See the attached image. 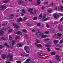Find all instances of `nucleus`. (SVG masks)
<instances>
[{
    "label": "nucleus",
    "instance_id": "nucleus-48",
    "mask_svg": "<svg viewBox=\"0 0 63 63\" xmlns=\"http://www.w3.org/2000/svg\"><path fill=\"white\" fill-rule=\"evenodd\" d=\"M42 9H45V7L44 6H42Z\"/></svg>",
    "mask_w": 63,
    "mask_h": 63
},
{
    "label": "nucleus",
    "instance_id": "nucleus-33",
    "mask_svg": "<svg viewBox=\"0 0 63 63\" xmlns=\"http://www.w3.org/2000/svg\"><path fill=\"white\" fill-rule=\"evenodd\" d=\"M37 2L38 4H40V0H37Z\"/></svg>",
    "mask_w": 63,
    "mask_h": 63
},
{
    "label": "nucleus",
    "instance_id": "nucleus-18",
    "mask_svg": "<svg viewBox=\"0 0 63 63\" xmlns=\"http://www.w3.org/2000/svg\"><path fill=\"white\" fill-rule=\"evenodd\" d=\"M33 8H29V9L28 11L29 12H32V11L33 10Z\"/></svg>",
    "mask_w": 63,
    "mask_h": 63
},
{
    "label": "nucleus",
    "instance_id": "nucleus-52",
    "mask_svg": "<svg viewBox=\"0 0 63 63\" xmlns=\"http://www.w3.org/2000/svg\"><path fill=\"white\" fill-rule=\"evenodd\" d=\"M55 30H53L52 32V34H53V33H55Z\"/></svg>",
    "mask_w": 63,
    "mask_h": 63
},
{
    "label": "nucleus",
    "instance_id": "nucleus-64",
    "mask_svg": "<svg viewBox=\"0 0 63 63\" xmlns=\"http://www.w3.org/2000/svg\"><path fill=\"white\" fill-rule=\"evenodd\" d=\"M6 63H11V62H6Z\"/></svg>",
    "mask_w": 63,
    "mask_h": 63
},
{
    "label": "nucleus",
    "instance_id": "nucleus-28",
    "mask_svg": "<svg viewBox=\"0 0 63 63\" xmlns=\"http://www.w3.org/2000/svg\"><path fill=\"white\" fill-rule=\"evenodd\" d=\"M12 31H13L11 29V30H9L8 32V33H9L10 32H12Z\"/></svg>",
    "mask_w": 63,
    "mask_h": 63
},
{
    "label": "nucleus",
    "instance_id": "nucleus-15",
    "mask_svg": "<svg viewBox=\"0 0 63 63\" xmlns=\"http://www.w3.org/2000/svg\"><path fill=\"white\" fill-rule=\"evenodd\" d=\"M4 33V32L1 31L0 30V36L1 35H2Z\"/></svg>",
    "mask_w": 63,
    "mask_h": 63
},
{
    "label": "nucleus",
    "instance_id": "nucleus-6",
    "mask_svg": "<svg viewBox=\"0 0 63 63\" xmlns=\"http://www.w3.org/2000/svg\"><path fill=\"white\" fill-rule=\"evenodd\" d=\"M55 57L57 59V61H60V56L57 55L55 56Z\"/></svg>",
    "mask_w": 63,
    "mask_h": 63
},
{
    "label": "nucleus",
    "instance_id": "nucleus-49",
    "mask_svg": "<svg viewBox=\"0 0 63 63\" xmlns=\"http://www.w3.org/2000/svg\"><path fill=\"white\" fill-rule=\"evenodd\" d=\"M47 50L49 51H50V49L49 48H47Z\"/></svg>",
    "mask_w": 63,
    "mask_h": 63
},
{
    "label": "nucleus",
    "instance_id": "nucleus-57",
    "mask_svg": "<svg viewBox=\"0 0 63 63\" xmlns=\"http://www.w3.org/2000/svg\"><path fill=\"white\" fill-rule=\"evenodd\" d=\"M57 24H58V22H56L55 23H54V24H55V25Z\"/></svg>",
    "mask_w": 63,
    "mask_h": 63
},
{
    "label": "nucleus",
    "instance_id": "nucleus-26",
    "mask_svg": "<svg viewBox=\"0 0 63 63\" xmlns=\"http://www.w3.org/2000/svg\"><path fill=\"white\" fill-rule=\"evenodd\" d=\"M1 30L2 31H6V29L4 28H1Z\"/></svg>",
    "mask_w": 63,
    "mask_h": 63
},
{
    "label": "nucleus",
    "instance_id": "nucleus-27",
    "mask_svg": "<svg viewBox=\"0 0 63 63\" xmlns=\"http://www.w3.org/2000/svg\"><path fill=\"white\" fill-rule=\"evenodd\" d=\"M26 18L25 17H24L22 19V20L23 21H25L26 20Z\"/></svg>",
    "mask_w": 63,
    "mask_h": 63
},
{
    "label": "nucleus",
    "instance_id": "nucleus-40",
    "mask_svg": "<svg viewBox=\"0 0 63 63\" xmlns=\"http://www.w3.org/2000/svg\"><path fill=\"white\" fill-rule=\"evenodd\" d=\"M49 40V38H47L46 39H44V41H47Z\"/></svg>",
    "mask_w": 63,
    "mask_h": 63
},
{
    "label": "nucleus",
    "instance_id": "nucleus-53",
    "mask_svg": "<svg viewBox=\"0 0 63 63\" xmlns=\"http://www.w3.org/2000/svg\"><path fill=\"white\" fill-rule=\"evenodd\" d=\"M13 26H15V27H16V26H17V25H16V24H14L13 25Z\"/></svg>",
    "mask_w": 63,
    "mask_h": 63
},
{
    "label": "nucleus",
    "instance_id": "nucleus-60",
    "mask_svg": "<svg viewBox=\"0 0 63 63\" xmlns=\"http://www.w3.org/2000/svg\"><path fill=\"white\" fill-rule=\"evenodd\" d=\"M40 54V56H42V55H44V54Z\"/></svg>",
    "mask_w": 63,
    "mask_h": 63
},
{
    "label": "nucleus",
    "instance_id": "nucleus-62",
    "mask_svg": "<svg viewBox=\"0 0 63 63\" xmlns=\"http://www.w3.org/2000/svg\"><path fill=\"white\" fill-rule=\"evenodd\" d=\"M10 16H14V15L13 14H12L11 15H10Z\"/></svg>",
    "mask_w": 63,
    "mask_h": 63
},
{
    "label": "nucleus",
    "instance_id": "nucleus-16",
    "mask_svg": "<svg viewBox=\"0 0 63 63\" xmlns=\"http://www.w3.org/2000/svg\"><path fill=\"white\" fill-rule=\"evenodd\" d=\"M8 17V19H12V18H13L14 16H9Z\"/></svg>",
    "mask_w": 63,
    "mask_h": 63
},
{
    "label": "nucleus",
    "instance_id": "nucleus-14",
    "mask_svg": "<svg viewBox=\"0 0 63 63\" xmlns=\"http://www.w3.org/2000/svg\"><path fill=\"white\" fill-rule=\"evenodd\" d=\"M37 46L38 47H41V48L43 47V46L41 44H38L37 45Z\"/></svg>",
    "mask_w": 63,
    "mask_h": 63
},
{
    "label": "nucleus",
    "instance_id": "nucleus-34",
    "mask_svg": "<svg viewBox=\"0 0 63 63\" xmlns=\"http://www.w3.org/2000/svg\"><path fill=\"white\" fill-rule=\"evenodd\" d=\"M51 55H55V54L54 53V52H52V53H50Z\"/></svg>",
    "mask_w": 63,
    "mask_h": 63
},
{
    "label": "nucleus",
    "instance_id": "nucleus-11",
    "mask_svg": "<svg viewBox=\"0 0 63 63\" xmlns=\"http://www.w3.org/2000/svg\"><path fill=\"white\" fill-rule=\"evenodd\" d=\"M0 40L1 41H2L3 40L5 41V40H6V38L4 37H2L0 39Z\"/></svg>",
    "mask_w": 63,
    "mask_h": 63
},
{
    "label": "nucleus",
    "instance_id": "nucleus-30",
    "mask_svg": "<svg viewBox=\"0 0 63 63\" xmlns=\"http://www.w3.org/2000/svg\"><path fill=\"white\" fill-rule=\"evenodd\" d=\"M36 24L38 26H40L41 25V24L40 23H36Z\"/></svg>",
    "mask_w": 63,
    "mask_h": 63
},
{
    "label": "nucleus",
    "instance_id": "nucleus-39",
    "mask_svg": "<svg viewBox=\"0 0 63 63\" xmlns=\"http://www.w3.org/2000/svg\"><path fill=\"white\" fill-rule=\"evenodd\" d=\"M37 56H38V57H39V58H40V57L41 56L40 54H37Z\"/></svg>",
    "mask_w": 63,
    "mask_h": 63
},
{
    "label": "nucleus",
    "instance_id": "nucleus-47",
    "mask_svg": "<svg viewBox=\"0 0 63 63\" xmlns=\"http://www.w3.org/2000/svg\"><path fill=\"white\" fill-rule=\"evenodd\" d=\"M16 29H18L19 28V27L17 26H15Z\"/></svg>",
    "mask_w": 63,
    "mask_h": 63
},
{
    "label": "nucleus",
    "instance_id": "nucleus-41",
    "mask_svg": "<svg viewBox=\"0 0 63 63\" xmlns=\"http://www.w3.org/2000/svg\"><path fill=\"white\" fill-rule=\"evenodd\" d=\"M24 49L25 50H27V46H25L24 47Z\"/></svg>",
    "mask_w": 63,
    "mask_h": 63
},
{
    "label": "nucleus",
    "instance_id": "nucleus-35",
    "mask_svg": "<svg viewBox=\"0 0 63 63\" xmlns=\"http://www.w3.org/2000/svg\"><path fill=\"white\" fill-rule=\"evenodd\" d=\"M30 61V59H27L26 61V62H29Z\"/></svg>",
    "mask_w": 63,
    "mask_h": 63
},
{
    "label": "nucleus",
    "instance_id": "nucleus-22",
    "mask_svg": "<svg viewBox=\"0 0 63 63\" xmlns=\"http://www.w3.org/2000/svg\"><path fill=\"white\" fill-rule=\"evenodd\" d=\"M60 44H63V39H62L60 40L59 42Z\"/></svg>",
    "mask_w": 63,
    "mask_h": 63
},
{
    "label": "nucleus",
    "instance_id": "nucleus-1",
    "mask_svg": "<svg viewBox=\"0 0 63 63\" xmlns=\"http://www.w3.org/2000/svg\"><path fill=\"white\" fill-rule=\"evenodd\" d=\"M37 37H41V38H45L46 37H47V35H44V34H42L40 32H38L36 34V35Z\"/></svg>",
    "mask_w": 63,
    "mask_h": 63
},
{
    "label": "nucleus",
    "instance_id": "nucleus-23",
    "mask_svg": "<svg viewBox=\"0 0 63 63\" xmlns=\"http://www.w3.org/2000/svg\"><path fill=\"white\" fill-rule=\"evenodd\" d=\"M22 32H23L24 33H26V32H27V31H26V30H25V29L22 30Z\"/></svg>",
    "mask_w": 63,
    "mask_h": 63
},
{
    "label": "nucleus",
    "instance_id": "nucleus-24",
    "mask_svg": "<svg viewBox=\"0 0 63 63\" xmlns=\"http://www.w3.org/2000/svg\"><path fill=\"white\" fill-rule=\"evenodd\" d=\"M8 24V23H5L3 24L2 25V26H5V25H7Z\"/></svg>",
    "mask_w": 63,
    "mask_h": 63
},
{
    "label": "nucleus",
    "instance_id": "nucleus-58",
    "mask_svg": "<svg viewBox=\"0 0 63 63\" xmlns=\"http://www.w3.org/2000/svg\"><path fill=\"white\" fill-rule=\"evenodd\" d=\"M26 52H27V53H29V51L27 50H26Z\"/></svg>",
    "mask_w": 63,
    "mask_h": 63
},
{
    "label": "nucleus",
    "instance_id": "nucleus-42",
    "mask_svg": "<svg viewBox=\"0 0 63 63\" xmlns=\"http://www.w3.org/2000/svg\"><path fill=\"white\" fill-rule=\"evenodd\" d=\"M3 48V46L1 45H0V49H2Z\"/></svg>",
    "mask_w": 63,
    "mask_h": 63
},
{
    "label": "nucleus",
    "instance_id": "nucleus-10",
    "mask_svg": "<svg viewBox=\"0 0 63 63\" xmlns=\"http://www.w3.org/2000/svg\"><path fill=\"white\" fill-rule=\"evenodd\" d=\"M1 57L3 59H5L6 58V55H2Z\"/></svg>",
    "mask_w": 63,
    "mask_h": 63
},
{
    "label": "nucleus",
    "instance_id": "nucleus-5",
    "mask_svg": "<svg viewBox=\"0 0 63 63\" xmlns=\"http://www.w3.org/2000/svg\"><path fill=\"white\" fill-rule=\"evenodd\" d=\"M15 34L17 35H19V34H20L21 33L20 31H18L17 30H16L15 32Z\"/></svg>",
    "mask_w": 63,
    "mask_h": 63
},
{
    "label": "nucleus",
    "instance_id": "nucleus-13",
    "mask_svg": "<svg viewBox=\"0 0 63 63\" xmlns=\"http://www.w3.org/2000/svg\"><path fill=\"white\" fill-rule=\"evenodd\" d=\"M10 1V0H4L3 1V3H8V2H9Z\"/></svg>",
    "mask_w": 63,
    "mask_h": 63
},
{
    "label": "nucleus",
    "instance_id": "nucleus-63",
    "mask_svg": "<svg viewBox=\"0 0 63 63\" xmlns=\"http://www.w3.org/2000/svg\"><path fill=\"white\" fill-rule=\"evenodd\" d=\"M39 17L41 19L42 18V16H39Z\"/></svg>",
    "mask_w": 63,
    "mask_h": 63
},
{
    "label": "nucleus",
    "instance_id": "nucleus-29",
    "mask_svg": "<svg viewBox=\"0 0 63 63\" xmlns=\"http://www.w3.org/2000/svg\"><path fill=\"white\" fill-rule=\"evenodd\" d=\"M13 55H10V54H8V56H7V57H11V56H13Z\"/></svg>",
    "mask_w": 63,
    "mask_h": 63
},
{
    "label": "nucleus",
    "instance_id": "nucleus-44",
    "mask_svg": "<svg viewBox=\"0 0 63 63\" xmlns=\"http://www.w3.org/2000/svg\"><path fill=\"white\" fill-rule=\"evenodd\" d=\"M25 36L26 38H27L28 37H27V35H27V34H25Z\"/></svg>",
    "mask_w": 63,
    "mask_h": 63
},
{
    "label": "nucleus",
    "instance_id": "nucleus-59",
    "mask_svg": "<svg viewBox=\"0 0 63 63\" xmlns=\"http://www.w3.org/2000/svg\"><path fill=\"white\" fill-rule=\"evenodd\" d=\"M27 25L28 26H30V27L31 26V25H30L29 24H27Z\"/></svg>",
    "mask_w": 63,
    "mask_h": 63
},
{
    "label": "nucleus",
    "instance_id": "nucleus-55",
    "mask_svg": "<svg viewBox=\"0 0 63 63\" xmlns=\"http://www.w3.org/2000/svg\"><path fill=\"white\" fill-rule=\"evenodd\" d=\"M63 20V17H62L61 18L60 20H61V21H62Z\"/></svg>",
    "mask_w": 63,
    "mask_h": 63
},
{
    "label": "nucleus",
    "instance_id": "nucleus-2",
    "mask_svg": "<svg viewBox=\"0 0 63 63\" xmlns=\"http://www.w3.org/2000/svg\"><path fill=\"white\" fill-rule=\"evenodd\" d=\"M16 42V40H13L12 41V46H9V45L7 44V43H5L4 44V45H5V46H6L7 47H8L9 48H12L13 47V46L15 45V42Z\"/></svg>",
    "mask_w": 63,
    "mask_h": 63
},
{
    "label": "nucleus",
    "instance_id": "nucleus-20",
    "mask_svg": "<svg viewBox=\"0 0 63 63\" xmlns=\"http://www.w3.org/2000/svg\"><path fill=\"white\" fill-rule=\"evenodd\" d=\"M36 43H37V44H39L40 43V41L38 39H36L35 40Z\"/></svg>",
    "mask_w": 63,
    "mask_h": 63
},
{
    "label": "nucleus",
    "instance_id": "nucleus-51",
    "mask_svg": "<svg viewBox=\"0 0 63 63\" xmlns=\"http://www.w3.org/2000/svg\"><path fill=\"white\" fill-rule=\"evenodd\" d=\"M48 3V2H44V4H45L47 5V4Z\"/></svg>",
    "mask_w": 63,
    "mask_h": 63
},
{
    "label": "nucleus",
    "instance_id": "nucleus-38",
    "mask_svg": "<svg viewBox=\"0 0 63 63\" xmlns=\"http://www.w3.org/2000/svg\"><path fill=\"white\" fill-rule=\"evenodd\" d=\"M47 12H48V13H52V11L51 10H48L47 11Z\"/></svg>",
    "mask_w": 63,
    "mask_h": 63
},
{
    "label": "nucleus",
    "instance_id": "nucleus-8",
    "mask_svg": "<svg viewBox=\"0 0 63 63\" xmlns=\"http://www.w3.org/2000/svg\"><path fill=\"white\" fill-rule=\"evenodd\" d=\"M17 22H20L22 20V19L21 18H19L18 19H17Z\"/></svg>",
    "mask_w": 63,
    "mask_h": 63
},
{
    "label": "nucleus",
    "instance_id": "nucleus-3",
    "mask_svg": "<svg viewBox=\"0 0 63 63\" xmlns=\"http://www.w3.org/2000/svg\"><path fill=\"white\" fill-rule=\"evenodd\" d=\"M46 16H42V20L43 21H47V20H48L49 18V17H47L46 18Z\"/></svg>",
    "mask_w": 63,
    "mask_h": 63
},
{
    "label": "nucleus",
    "instance_id": "nucleus-21",
    "mask_svg": "<svg viewBox=\"0 0 63 63\" xmlns=\"http://www.w3.org/2000/svg\"><path fill=\"white\" fill-rule=\"evenodd\" d=\"M13 57V56H11V57H10V58L9 59V61H13L12 58Z\"/></svg>",
    "mask_w": 63,
    "mask_h": 63
},
{
    "label": "nucleus",
    "instance_id": "nucleus-12",
    "mask_svg": "<svg viewBox=\"0 0 63 63\" xmlns=\"http://www.w3.org/2000/svg\"><path fill=\"white\" fill-rule=\"evenodd\" d=\"M53 43L54 44V45H55L56 44H57L58 43V40H54L53 41Z\"/></svg>",
    "mask_w": 63,
    "mask_h": 63
},
{
    "label": "nucleus",
    "instance_id": "nucleus-19",
    "mask_svg": "<svg viewBox=\"0 0 63 63\" xmlns=\"http://www.w3.org/2000/svg\"><path fill=\"white\" fill-rule=\"evenodd\" d=\"M60 8L59 9V10H61L63 9V6H62L61 5H60Z\"/></svg>",
    "mask_w": 63,
    "mask_h": 63
},
{
    "label": "nucleus",
    "instance_id": "nucleus-46",
    "mask_svg": "<svg viewBox=\"0 0 63 63\" xmlns=\"http://www.w3.org/2000/svg\"><path fill=\"white\" fill-rule=\"evenodd\" d=\"M58 16H54V17L55 18H57Z\"/></svg>",
    "mask_w": 63,
    "mask_h": 63
},
{
    "label": "nucleus",
    "instance_id": "nucleus-56",
    "mask_svg": "<svg viewBox=\"0 0 63 63\" xmlns=\"http://www.w3.org/2000/svg\"><path fill=\"white\" fill-rule=\"evenodd\" d=\"M49 25H48V24H47L46 25V27H47V28H48V27H49Z\"/></svg>",
    "mask_w": 63,
    "mask_h": 63
},
{
    "label": "nucleus",
    "instance_id": "nucleus-32",
    "mask_svg": "<svg viewBox=\"0 0 63 63\" xmlns=\"http://www.w3.org/2000/svg\"><path fill=\"white\" fill-rule=\"evenodd\" d=\"M16 63H21V61H16Z\"/></svg>",
    "mask_w": 63,
    "mask_h": 63
},
{
    "label": "nucleus",
    "instance_id": "nucleus-61",
    "mask_svg": "<svg viewBox=\"0 0 63 63\" xmlns=\"http://www.w3.org/2000/svg\"><path fill=\"white\" fill-rule=\"evenodd\" d=\"M26 56H29V55H28V54H26V55L25 54V55Z\"/></svg>",
    "mask_w": 63,
    "mask_h": 63
},
{
    "label": "nucleus",
    "instance_id": "nucleus-43",
    "mask_svg": "<svg viewBox=\"0 0 63 63\" xmlns=\"http://www.w3.org/2000/svg\"><path fill=\"white\" fill-rule=\"evenodd\" d=\"M55 49L56 50H60V48H55Z\"/></svg>",
    "mask_w": 63,
    "mask_h": 63
},
{
    "label": "nucleus",
    "instance_id": "nucleus-45",
    "mask_svg": "<svg viewBox=\"0 0 63 63\" xmlns=\"http://www.w3.org/2000/svg\"><path fill=\"white\" fill-rule=\"evenodd\" d=\"M45 47H49V45H47V44L45 45Z\"/></svg>",
    "mask_w": 63,
    "mask_h": 63
},
{
    "label": "nucleus",
    "instance_id": "nucleus-37",
    "mask_svg": "<svg viewBox=\"0 0 63 63\" xmlns=\"http://www.w3.org/2000/svg\"><path fill=\"white\" fill-rule=\"evenodd\" d=\"M19 3H20V4H21L23 3V1H22L20 0H19Z\"/></svg>",
    "mask_w": 63,
    "mask_h": 63
},
{
    "label": "nucleus",
    "instance_id": "nucleus-9",
    "mask_svg": "<svg viewBox=\"0 0 63 63\" xmlns=\"http://www.w3.org/2000/svg\"><path fill=\"white\" fill-rule=\"evenodd\" d=\"M22 45H23V44L22 43H19V44H18L17 45V47H22Z\"/></svg>",
    "mask_w": 63,
    "mask_h": 63
},
{
    "label": "nucleus",
    "instance_id": "nucleus-17",
    "mask_svg": "<svg viewBox=\"0 0 63 63\" xmlns=\"http://www.w3.org/2000/svg\"><path fill=\"white\" fill-rule=\"evenodd\" d=\"M57 36L59 37H61L62 36V34L61 33H57Z\"/></svg>",
    "mask_w": 63,
    "mask_h": 63
},
{
    "label": "nucleus",
    "instance_id": "nucleus-7",
    "mask_svg": "<svg viewBox=\"0 0 63 63\" xmlns=\"http://www.w3.org/2000/svg\"><path fill=\"white\" fill-rule=\"evenodd\" d=\"M63 16V14L62 13H59V15H57V14H54L53 15V16Z\"/></svg>",
    "mask_w": 63,
    "mask_h": 63
},
{
    "label": "nucleus",
    "instance_id": "nucleus-54",
    "mask_svg": "<svg viewBox=\"0 0 63 63\" xmlns=\"http://www.w3.org/2000/svg\"><path fill=\"white\" fill-rule=\"evenodd\" d=\"M45 33L46 34H48V32L47 31H46V32H45Z\"/></svg>",
    "mask_w": 63,
    "mask_h": 63
},
{
    "label": "nucleus",
    "instance_id": "nucleus-4",
    "mask_svg": "<svg viewBox=\"0 0 63 63\" xmlns=\"http://www.w3.org/2000/svg\"><path fill=\"white\" fill-rule=\"evenodd\" d=\"M6 8V6L4 5H2L0 7V10H5Z\"/></svg>",
    "mask_w": 63,
    "mask_h": 63
},
{
    "label": "nucleus",
    "instance_id": "nucleus-36",
    "mask_svg": "<svg viewBox=\"0 0 63 63\" xmlns=\"http://www.w3.org/2000/svg\"><path fill=\"white\" fill-rule=\"evenodd\" d=\"M22 12L23 13H25V11L24 10V9H23L22 10Z\"/></svg>",
    "mask_w": 63,
    "mask_h": 63
},
{
    "label": "nucleus",
    "instance_id": "nucleus-50",
    "mask_svg": "<svg viewBox=\"0 0 63 63\" xmlns=\"http://www.w3.org/2000/svg\"><path fill=\"white\" fill-rule=\"evenodd\" d=\"M12 38V36H9V40H11Z\"/></svg>",
    "mask_w": 63,
    "mask_h": 63
},
{
    "label": "nucleus",
    "instance_id": "nucleus-31",
    "mask_svg": "<svg viewBox=\"0 0 63 63\" xmlns=\"http://www.w3.org/2000/svg\"><path fill=\"white\" fill-rule=\"evenodd\" d=\"M20 55L22 56H25V54L22 53L20 54Z\"/></svg>",
    "mask_w": 63,
    "mask_h": 63
},
{
    "label": "nucleus",
    "instance_id": "nucleus-25",
    "mask_svg": "<svg viewBox=\"0 0 63 63\" xmlns=\"http://www.w3.org/2000/svg\"><path fill=\"white\" fill-rule=\"evenodd\" d=\"M32 19H33V20H37V17H33L32 18Z\"/></svg>",
    "mask_w": 63,
    "mask_h": 63
}]
</instances>
